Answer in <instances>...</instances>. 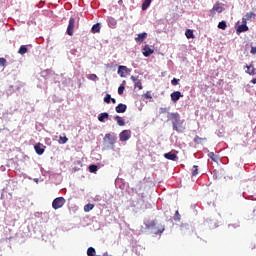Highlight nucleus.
<instances>
[{
    "instance_id": "obj_1",
    "label": "nucleus",
    "mask_w": 256,
    "mask_h": 256,
    "mask_svg": "<svg viewBox=\"0 0 256 256\" xmlns=\"http://www.w3.org/2000/svg\"><path fill=\"white\" fill-rule=\"evenodd\" d=\"M168 121H171L174 131L179 132V128L183 127V120H181V115L177 112L168 113Z\"/></svg>"
},
{
    "instance_id": "obj_2",
    "label": "nucleus",
    "mask_w": 256,
    "mask_h": 256,
    "mask_svg": "<svg viewBox=\"0 0 256 256\" xmlns=\"http://www.w3.org/2000/svg\"><path fill=\"white\" fill-rule=\"evenodd\" d=\"M145 226L151 231H154L155 235H159V233H163V231H165V226L161 225L157 227V223L155 222V220H147L145 222Z\"/></svg>"
},
{
    "instance_id": "obj_3",
    "label": "nucleus",
    "mask_w": 256,
    "mask_h": 256,
    "mask_svg": "<svg viewBox=\"0 0 256 256\" xmlns=\"http://www.w3.org/2000/svg\"><path fill=\"white\" fill-rule=\"evenodd\" d=\"M67 201L63 197H57L52 202V207L57 211V209H61Z\"/></svg>"
},
{
    "instance_id": "obj_4",
    "label": "nucleus",
    "mask_w": 256,
    "mask_h": 256,
    "mask_svg": "<svg viewBox=\"0 0 256 256\" xmlns=\"http://www.w3.org/2000/svg\"><path fill=\"white\" fill-rule=\"evenodd\" d=\"M66 33L70 37H73V33H75V18L74 17H71L69 19V23H68V27H67Z\"/></svg>"
},
{
    "instance_id": "obj_5",
    "label": "nucleus",
    "mask_w": 256,
    "mask_h": 256,
    "mask_svg": "<svg viewBox=\"0 0 256 256\" xmlns=\"http://www.w3.org/2000/svg\"><path fill=\"white\" fill-rule=\"evenodd\" d=\"M120 141L125 143V141H129L131 139V130H123L119 135Z\"/></svg>"
},
{
    "instance_id": "obj_6",
    "label": "nucleus",
    "mask_w": 256,
    "mask_h": 256,
    "mask_svg": "<svg viewBox=\"0 0 256 256\" xmlns=\"http://www.w3.org/2000/svg\"><path fill=\"white\" fill-rule=\"evenodd\" d=\"M170 97H171V101H173V103H177L181 99V97H183V94H181L180 91H175V92L171 93Z\"/></svg>"
},
{
    "instance_id": "obj_7",
    "label": "nucleus",
    "mask_w": 256,
    "mask_h": 256,
    "mask_svg": "<svg viewBox=\"0 0 256 256\" xmlns=\"http://www.w3.org/2000/svg\"><path fill=\"white\" fill-rule=\"evenodd\" d=\"M116 137L110 133L106 134L104 137V143H109L110 145H115Z\"/></svg>"
},
{
    "instance_id": "obj_8",
    "label": "nucleus",
    "mask_w": 256,
    "mask_h": 256,
    "mask_svg": "<svg viewBox=\"0 0 256 256\" xmlns=\"http://www.w3.org/2000/svg\"><path fill=\"white\" fill-rule=\"evenodd\" d=\"M144 57H150V55H153L155 53V50H153L149 45L144 46L142 51Z\"/></svg>"
},
{
    "instance_id": "obj_9",
    "label": "nucleus",
    "mask_w": 256,
    "mask_h": 256,
    "mask_svg": "<svg viewBox=\"0 0 256 256\" xmlns=\"http://www.w3.org/2000/svg\"><path fill=\"white\" fill-rule=\"evenodd\" d=\"M165 159H168L169 161H175L177 159V152L175 150H172L168 153L164 154Z\"/></svg>"
},
{
    "instance_id": "obj_10",
    "label": "nucleus",
    "mask_w": 256,
    "mask_h": 256,
    "mask_svg": "<svg viewBox=\"0 0 256 256\" xmlns=\"http://www.w3.org/2000/svg\"><path fill=\"white\" fill-rule=\"evenodd\" d=\"M35 152L37 153V155H43V153H45V146L41 143H37L34 146Z\"/></svg>"
},
{
    "instance_id": "obj_11",
    "label": "nucleus",
    "mask_w": 256,
    "mask_h": 256,
    "mask_svg": "<svg viewBox=\"0 0 256 256\" xmlns=\"http://www.w3.org/2000/svg\"><path fill=\"white\" fill-rule=\"evenodd\" d=\"M210 11H211V13H213V11H216V13H223V11H225V9L223 8V6H221L220 2H216Z\"/></svg>"
},
{
    "instance_id": "obj_12",
    "label": "nucleus",
    "mask_w": 256,
    "mask_h": 256,
    "mask_svg": "<svg viewBox=\"0 0 256 256\" xmlns=\"http://www.w3.org/2000/svg\"><path fill=\"white\" fill-rule=\"evenodd\" d=\"M245 31H249V27L247 22L242 20V25L238 26L237 33H245Z\"/></svg>"
},
{
    "instance_id": "obj_13",
    "label": "nucleus",
    "mask_w": 256,
    "mask_h": 256,
    "mask_svg": "<svg viewBox=\"0 0 256 256\" xmlns=\"http://www.w3.org/2000/svg\"><path fill=\"white\" fill-rule=\"evenodd\" d=\"M115 111L116 113H125V111H127V106L123 103H120L115 107Z\"/></svg>"
},
{
    "instance_id": "obj_14",
    "label": "nucleus",
    "mask_w": 256,
    "mask_h": 256,
    "mask_svg": "<svg viewBox=\"0 0 256 256\" xmlns=\"http://www.w3.org/2000/svg\"><path fill=\"white\" fill-rule=\"evenodd\" d=\"M145 39H147V33H140L138 34V37L135 38L136 43H143V41H145Z\"/></svg>"
},
{
    "instance_id": "obj_15",
    "label": "nucleus",
    "mask_w": 256,
    "mask_h": 256,
    "mask_svg": "<svg viewBox=\"0 0 256 256\" xmlns=\"http://www.w3.org/2000/svg\"><path fill=\"white\" fill-rule=\"evenodd\" d=\"M107 22L109 27H111L112 29H115V27H117V20L115 18L108 17Z\"/></svg>"
},
{
    "instance_id": "obj_16",
    "label": "nucleus",
    "mask_w": 256,
    "mask_h": 256,
    "mask_svg": "<svg viewBox=\"0 0 256 256\" xmlns=\"http://www.w3.org/2000/svg\"><path fill=\"white\" fill-rule=\"evenodd\" d=\"M105 119H109V113L104 112L99 114L98 121H100V123H105Z\"/></svg>"
},
{
    "instance_id": "obj_17",
    "label": "nucleus",
    "mask_w": 256,
    "mask_h": 256,
    "mask_svg": "<svg viewBox=\"0 0 256 256\" xmlns=\"http://www.w3.org/2000/svg\"><path fill=\"white\" fill-rule=\"evenodd\" d=\"M114 119L117 121V125H119V127H125V120H123L121 116L116 115Z\"/></svg>"
},
{
    "instance_id": "obj_18",
    "label": "nucleus",
    "mask_w": 256,
    "mask_h": 256,
    "mask_svg": "<svg viewBox=\"0 0 256 256\" xmlns=\"http://www.w3.org/2000/svg\"><path fill=\"white\" fill-rule=\"evenodd\" d=\"M253 17H255V13L253 12H248L246 13V15L242 18V21H245L247 23V21L253 19Z\"/></svg>"
},
{
    "instance_id": "obj_19",
    "label": "nucleus",
    "mask_w": 256,
    "mask_h": 256,
    "mask_svg": "<svg viewBox=\"0 0 256 256\" xmlns=\"http://www.w3.org/2000/svg\"><path fill=\"white\" fill-rule=\"evenodd\" d=\"M126 71H127V66H119L118 67V75H120V77H125Z\"/></svg>"
},
{
    "instance_id": "obj_20",
    "label": "nucleus",
    "mask_w": 256,
    "mask_h": 256,
    "mask_svg": "<svg viewBox=\"0 0 256 256\" xmlns=\"http://www.w3.org/2000/svg\"><path fill=\"white\" fill-rule=\"evenodd\" d=\"M185 35H186L187 39H195V34L193 33V30H191V29L186 30Z\"/></svg>"
},
{
    "instance_id": "obj_21",
    "label": "nucleus",
    "mask_w": 256,
    "mask_h": 256,
    "mask_svg": "<svg viewBox=\"0 0 256 256\" xmlns=\"http://www.w3.org/2000/svg\"><path fill=\"white\" fill-rule=\"evenodd\" d=\"M248 71L247 73L250 75H256V69L253 67V64H250L249 66H246Z\"/></svg>"
},
{
    "instance_id": "obj_22",
    "label": "nucleus",
    "mask_w": 256,
    "mask_h": 256,
    "mask_svg": "<svg viewBox=\"0 0 256 256\" xmlns=\"http://www.w3.org/2000/svg\"><path fill=\"white\" fill-rule=\"evenodd\" d=\"M101 31V24L97 23L92 26V33H99Z\"/></svg>"
},
{
    "instance_id": "obj_23",
    "label": "nucleus",
    "mask_w": 256,
    "mask_h": 256,
    "mask_svg": "<svg viewBox=\"0 0 256 256\" xmlns=\"http://www.w3.org/2000/svg\"><path fill=\"white\" fill-rule=\"evenodd\" d=\"M93 209H95V205L94 204H86L84 206L85 213H89V211H93Z\"/></svg>"
},
{
    "instance_id": "obj_24",
    "label": "nucleus",
    "mask_w": 256,
    "mask_h": 256,
    "mask_svg": "<svg viewBox=\"0 0 256 256\" xmlns=\"http://www.w3.org/2000/svg\"><path fill=\"white\" fill-rule=\"evenodd\" d=\"M27 51H29V49L27 48V46H26V45H22V46L19 48L18 53H19L20 55H25V53H27Z\"/></svg>"
},
{
    "instance_id": "obj_25",
    "label": "nucleus",
    "mask_w": 256,
    "mask_h": 256,
    "mask_svg": "<svg viewBox=\"0 0 256 256\" xmlns=\"http://www.w3.org/2000/svg\"><path fill=\"white\" fill-rule=\"evenodd\" d=\"M67 141H69V138H67V136H60L58 143H60V145H65V143H67Z\"/></svg>"
},
{
    "instance_id": "obj_26",
    "label": "nucleus",
    "mask_w": 256,
    "mask_h": 256,
    "mask_svg": "<svg viewBox=\"0 0 256 256\" xmlns=\"http://www.w3.org/2000/svg\"><path fill=\"white\" fill-rule=\"evenodd\" d=\"M203 141H207V138H201L199 136L194 137V143H197L198 145L203 143Z\"/></svg>"
},
{
    "instance_id": "obj_27",
    "label": "nucleus",
    "mask_w": 256,
    "mask_h": 256,
    "mask_svg": "<svg viewBox=\"0 0 256 256\" xmlns=\"http://www.w3.org/2000/svg\"><path fill=\"white\" fill-rule=\"evenodd\" d=\"M87 255H88V256H95V255H97V252L95 251V248L89 247V248L87 249Z\"/></svg>"
},
{
    "instance_id": "obj_28",
    "label": "nucleus",
    "mask_w": 256,
    "mask_h": 256,
    "mask_svg": "<svg viewBox=\"0 0 256 256\" xmlns=\"http://www.w3.org/2000/svg\"><path fill=\"white\" fill-rule=\"evenodd\" d=\"M151 1L152 0H145L142 4V11L147 10V8L149 7V5H151Z\"/></svg>"
},
{
    "instance_id": "obj_29",
    "label": "nucleus",
    "mask_w": 256,
    "mask_h": 256,
    "mask_svg": "<svg viewBox=\"0 0 256 256\" xmlns=\"http://www.w3.org/2000/svg\"><path fill=\"white\" fill-rule=\"evenodd\" d=\"M218 29H222V31H225V29H227V22L225 21L219 22Z\"/></svg>"
},
{
    "instance_id": "obj_30",
    "label": "nucleus",
    "mask_w": 256,
    "mask_h": 256,
    "mask_svg": "<svg viewBox=\"0 0 256 256\" xmlns=\"http://www.w3.org/2000/svg\"><path fill=\"white\" fill-rule=\"evenodd\" d=\"M134 87H135V89L138 88L139 91H141V89H143V83H141V80L136 81L134 84Z\"/></svg>"
},
{
    "instance_id": "obj_31",
    "label": "nucleus",
    "mask_w": 256,
    "mask_h": 256,
    "mask_svg": "<svg viewBox=\"0 0 256 256\" xmlns=\"http://www.w3.org/2000/svg\"><path fill=\"white\" fill-rule=\"evenodd\" d=\"M197 175H199V167L197 165H194L192 170V176L195 177Z\"/></svg>"
},
{
    "instance_id": "obj_32",
    "label": "nucleus",
    "mask_w": 256,
    "mask_h": 256,
    "mask_svg": "<svg viewBox=\"0 0 256 256\" xmlns=\"http://www.w3.org/2000/svg\"><path fill=\"white\" fill-rule=\"evenodd\" d=\"M90 173H97V165L92 164L89 166Z\"/></svg>"
},
{
    "instance_id": "obj_33",
    "label": "nucleus",
    "mask_w": 256,
    "mask_h": 256,
    "mask_svg": "<svg viewBox=\"0 0 256 256\" xmlns=\"http://www.w3.org/2000/svg\"><path fill=\"white\" fill-rule=\"evenodd\" d=\"M174 221H181V214H179V210H176L174 214Z\"/></svg>"
},
{
    "instance_id": "obj_34",
    "label": "nucleus",
    "mask_w": 256,
    "mask_h": 256,
    "mask_svg": "<svg viewBox=\"0 0 256 256\" xmlns=\"http://www.w3.org/2000/svg\"><path fill=\"white\" fill-rule=\"evenodd\" d=\"M88 79H90V81H97V80H99V77L96 76V74H90L88 76Z\"/></svg>"
},
{
    "instance_id": "obj_35",
    "label": "nucleus",
    "mask_w": 256,
    "mask_h": 256,
    "mask_svg": "<svg viewBox=\"0 0 256 256\" xmlns=\"http://www.w3.org/2000/svg\"><path fill=\"white\" fill-rule=\"evenodd\" d=\"M7 65V59L0 58V67H5Z\"/></svg>"
},
{
    "instance_id": "obj_36",
    "label": "nucleus",
    "mask_w": 256,
    "mask_h": 256,
    "mask_svg": "<svg viewBox=\"0 0 256 256\" xmlns=\"http://www.w3.org/2000/svg\"><path fill=\"white\" fill-rule=\"evenodd\" d=\"M160 114L161 115H165V114L169 115V109H167V108H160Z\"/></svg>"
},
{
    "instance_id": "obj_37",
    "label": "nucleus",
    "mask_w": 256,
    "mask_h": 256,
    "mask_svg": "<svg viewBox=\"0 0 256 256\" xmlns=\"http://www.w3.org/2000/svg\"><path fill=\"white\" fill-rule=\"evenodd\" d=\"M179 81H181L180 79H177V78H173L171 80V85L173 86H176V85H179Z\"/></svg>"
},
{
    "instance_id": "obj_38",
    "label": "nucleus",
    "mask_w": 256,
    "mask_h": 256,
    "mask_svg": "<svg viewBox=\"0 0 256 256\" xmlns=\"http://www.w3.org/2000/svg\"><path fill=\"white\" fill-rule=\"evenodd\" d=\"M104 102L111 103V95L110 94H106V96L104 97Z\"/></svg>"
},
{
    "instance_id": "obj_39",
    "label": "nucleus",
    "mask_w": 256,
    "mask_h": 256,
    "mask_svg": "<svg viewBox=\"0 0 256 256\" xmlns=\"http://www.w3.org/2000/svg\"><path fill=\"white\" fill-rule=\"evenodd\" d=\"M144 97L145 99H153V96L151 95V92L147 91L145 94H144Z\"/></svg>"
},
{
    "instance_id": "obj_40",
    "label": "nucleus",
    "mask_w": 256,
    "mask_h": 256,
    "mask_svg": "<svg viewBox=\"0 0 256 256\" xmlns=\"http://www.w3.org/2000/svg\"><path fill=\"white\" fill-rule=\"evenodd\" d=\"M124 91H125V86H119V88H118V93H119L120 95H123Z\"/></svg>"
},
{
    "instance_id": "obj_41",
    "label": "nucleus",
    "mask_w": 256,
    "mask_h": 256,
    "mask_svg": "<svg viewBox=\"0 0 256 256\" xmlns=\"http://www.w3.org/2000/svg\"><path fill=\"white\" fill-rule=\"evenodd\" d=\"M208 157H210V159H212V161H215V153L210 152V153L208 154Z\"/></svg>"
},
{
    "instance_id": "obj_42",
    "label": "nucleus",
    "mask_w": 256,
    "mask_h": 256,
    "mask_svg": "<svg viewBox=\"0 0 256 256\" xmlns=\"http://www.w3.org/2000/svg\"><path fill=\"white\" fill-rule=\"evenodd\" d=\"M250 53H251L252 55H255V54H256V47H255V46H252V47H251Z\"/></svg>"
},
{
    "instance_id": "obj_43",
    "label": "nucleus",
    "mask_w": 256,
    "mask_h": 256,
    "mask_svg": "<svg viewBox=\"0 0 256 256\" xmlns=\"http://www.w3.org/2000/svg\"><path fill=\"white\" fill-rule=\"evenodd\" d=\"M131 80H132L134 83H136V81H139V79H137V77H135V76H131Z\"/></svg>"
},
{
    "instance_id": "obj_44",
    "label": "nucleus",
    "mask_w": 256,
    "mask_h": 256,
    "mask_svg": "<svg viewBox=\"0 0 256 256\" xmlns=\"http://www.w3.org/2000/svg\"><path fill=\"white\" fill-rule=\"evenodd\" d=\"M110 101L114 104L117 103V100H115V98H111Z\"/></svg>"
},
{
    "instance_id": "obj_45",
    "label": "nucleus",
    "mask_w": 256,
    "mask_h": 256,
    "mask_svg": "<svg viewBox=\"0 0 256 256\" xmlns=\"http://www.w3.org/2000/svg\"><path fill=\"white\" fill-rule=\"evenodd\" d=\"M251 83H253L254 85L256 84V78H253L252 80H251Z\"/></svg>"
},
{
    "instance_id": "obj_46",
    "label": "nucleus",
    "mask_w": 256,
    "mask_h": 256,
    "mask_svg": "<svg viewBox=\"0 0 256 256\" xmlns=\"http://www.w3.org/2000/svg\"><path fill=\"white\" fill-rule=\"evenodd\" d=\"M138 189H139V190H142V189H143V186H142V185H138Z\"/></svg>"
},
{
    "instance_id": "obj_47",
    "label": "nucleus",
    "mask_w": 256,
    "mask_h": 256,
    "mask_svg": "<svg viewBox=\"0 0 256 256\" xmlns=\"http://www.w3.org/2000/svg\"><path fill=\"white\" fill-rule=\"evenodd\" d=\"M141 197H144L143 193L141 194Z\"/></svg>"
}]
</instances>
